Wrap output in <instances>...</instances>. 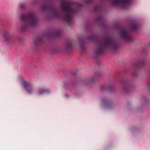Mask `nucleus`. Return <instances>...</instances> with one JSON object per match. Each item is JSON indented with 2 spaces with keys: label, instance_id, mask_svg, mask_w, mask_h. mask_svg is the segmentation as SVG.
Returning <instances> with one entry per match:
<instances>
[{
  "label": "nucleus",
  "instance_id": "f257e3e1",
  "mask_svg": "<svg viewBox=\"0 0 150 150\" xmlns=\"http://www.w3.org/2000/svg\"><path fill=\"white\" fill-rule=\"evenodd\" d=\"M103 40H97V36L95 34L88 35L81 40L79 41V47L82 52L86 51L85 39H87L96 44L94 57L97 59L106 50L112 52L115 51L120 47V44L117 40L113 39L108 35L103 38Z\"/></svg>",
  "mask_w": 150,
  "mask_h": 150
},
{
  "label": "nucleus",
  "instance_id": "f03ea898",
  "mask_svg": "<svg viewBox=\"0 0 150 150\" xmlns=\"http://www.w3.org/2000/svg\"><path fill=\"white\" fill-rule=\"evenodd\" d=\"M64 4L63 8L66 13L62 14V17L69 25H70L73 23L74 15L78 11V6H81V5L78 3L72 1H65Z\"/></svg>",
  "mask_w": 150,
  "mask_h": 150
},
{
  "label": "nucleus",
  "instance_id": "7ed1b4c3",
  "mask_svg": "<svg viewBox=\"0 0 150 150\" xmlns=\"http://www.w3.org/2000/svg\"><path fill=\"white\" fill-rule=\"evenodd\" d=\"M20 18L23 21L20 29L21 32H28L38 23V18L37 15L32 12L22 14Z\"/></svg>",
  "mask_w": 150,
  "mask_h": 150
},
{
  "label": "nucleus",
  "instance_id": "20e7f679",
  "mask_svg": "<svg viewBox=\"0 0 150 150\" xmlns=\"http://www.w3.org/2000/svg\"><path fill=\"white\" fill-rule=\"evenodd\" d=\"M62 33L61 30H59L55 31H48L43 34L42 36L38 37L34 40V44L35 47L39 46L44 42V38L50 39L53 37H59Z\"/></svg>",
  "mask_w": 150,
  "mask_h": 150
},
{
  "label": "nucleus",
  "instance_id": "39448f33",
  "mask_svg": "<svg viewBox=\"0 0 150 150\" xmlns=\"http://www.w3.org/2000/svg\"><path fill=\"white\" fill-rule=\"evenodd\" d=\"M41 8L43 11L49 10L51 12L52 15L50 17H47L49 19L54 18H59L62 16L61 12L55 9L54 6L52 4L50 5L46 4H45L41 6Z\"/></svg>",
  "mask_w": 150,
  "mask_h": 150
},
{
  "label": "nucleus",
  "instance_id": "423d86ee",
  "mask_svg": "<svg viewBox=\"0 0 150 150\" xmlns=\"http://www.w3.org/2000/svg\"><path fill=\"white\" fill-rule=\"evenodd\" d=\"M119 82L122 85L123 92L126 93H128L135 87L132 82L126 78H122Z\"/></svg>",
  "mask_w": 150,
  "mask_h": 150
},
{
  "label": "nucleus",
  "instance_id": "0eeeda50",
  "mask_svg": "<svg viewBox=\"0 0 150 150\" xmlns=\"http://www.w3.org/2000/svg\"><path fill=\"white\" fill-rule=\"evenodd\" d=\"M101 101L104 104L105 108L108 110H112L115 108V104L109 99L106 97H103L101 98Z\"/></svg>",
  "mask_w": 150,
  "mask_h": 150
},
{
  "label": "nucleus",
  "instance_id": "6e6552de",
  "mask_svg": "<svg viewBox=\"0 0 150 150\" xmlns=\"http://www.w3.org/2000/svg\"><path fill=\"white\" fill-rule=\"evenodd\" d=\"M101 73L100 72H97L95 73L92 77H88L82 80L81 83L83 85H86L90 83L94 82L97 79H98L101 77Z\"/></svg>",
  "mask_w": 150,
  "mask_h": 150
},
{
  "label": "nucleus",
  "instance_id": "1a4fd4ad",
  "mask_svg": "<svg viewBox=\"0 0 150 150\" xmlns=\"http://www.w3.org/2000/svg\"><path fill=\"white\" fill-rule=\"evenodd\" d=\"M120 34L121 38L127 42H131L134 40L133 37L128 33V31L123 28L121 29Z\"/></svg>",
  "mask_w": 150,
  "mask_h": 150
},
{
  "label": "nucleus",
  "instance_id": "9d476101",
  "mask_svg": "<svg viewBox=\"0 0 150 150\" xmlns=\"http://www.w3.org/2000/svg\"><path fill=\"white\" fill-rule=\"evenodd\" d=\"M131 2V0H112L110 4L112 5H117L122 9H124L128 6Z\"/></svg>",
  "mask_w": 150,
  "mask_h": 150
},
{
  "label": "nucleus",
  "instance_id": "9b49d317",
  "mask_svg": "<svg viewBox=\"0 0 150 150\" xmlns=\"http://www.w3.org/2000/svg\"><path fill=\"white\" fill-rule=\"evenodd\" d=\"M146 64V61L144 59L139 60L134 66V70L132 74V75L134 77L137 76V73L136 70H137L144 67Z\"/></svg>",
  "mask_w": 150,
  "mask_h": 150
},
{
  "label": "nucleus",
  "instance_id": "f8f14e48",
  "mask_svg": "<svg viewBox=\"0 0 150 150\" xmlns=\"http://www.w3.org/2000/svg\"><path fill=\"white\" fill-rule=\"evenodd\" d=\"M21 84L28 93L31 94L33 93V88L32 83L28 82L23 79H22Z\"/></svg>",
  "mask_w": 150,
  "mask_h": 150
},
{
  "label": "nucleus",
  "instance_id": "ddd939ff",
  "mask_svg": "<svg viewBox=\"0 0 150 150\" xmlns=\"http://www.w3.org/2000/svg\"><path fill=\"white\" fill-rule=\"evenodd\" d=\"M74 40L72 39L66 41L64 45V46L66 50H71L72 49L73 46L75 45Z\"/></svg>",
  "mask_w": 150,
  "mask_h": 150
},
{
  "label": "nucleus",
  "instance_id": "4468645a",
  "mask_svg": "<svg viewBox=\"0 0 150 150\" xmlns=\"http://www.w3.org/2000/svg\"><path fill=\"white\" fill-rule=\"evenodd\" d=\"M100 89L102 91H108L110 92L114 91V87L112 84H108L105 86H100Z\"/></svg>",
  "mask_w": 150,
  "mask_h": 150
},
{
  "label": "nucleus",
  "instance_id": "2eb2a0df",
  "mask_svg": "<svg viewBox=\"0 0 150 150\" xmlns=\"http://www.w3.org/2000/svg\"><path fill=\"white\" fill-rule=\"evenodd\" d=\"M96 22L97 23H99L98 25L101 26L103 28H106L107 27L106 25L104 23V18L101 16L97 17L96 19Z\"/></svg>",
  "mask_w": 150,
  "mask_h": 150
},
{
  "label": "nucleus",
  "instance_id": "dca6fc26",
  "mask_svg": "<svg viewBox=\"0 0 150 150\" xmlns=\"http://www.w3.org/2000/svg\"><path fill=\"white\" fill-rule=\"evenodd\" d=\"M51 93L50 90L47 88H39L37 92L38 94L41 95L45 94H50Z\"/></svg>",
  "mask_w": 150,
  "mask_h": 150
},
{
  "label": "nucleus",
  "instance_id": "f3484780",
  "mask_svg": "<svg viewBox=\"0 0 150 150\" xmlns=\"http://www.w3.org/2000/svg\"><path fill=\"white\" fill-rule=\"evenodd\" d=\"M139 26L138 23L136 22H133L131 23L130 25V28L132 31L136 30Z\"/></svg>",
  "mask_w": 150,
  "mask_h": 150
},
{
  "label": "nucleus",
  "instance_id": "a211bd4d",
  "mask_svg": "<svg viewBox=\"0 0 150 150\" xmlns=\"http://www.w3.org/2000/svg\"><path fill=\"white\" fill-rule=\"evenodd\" d=\"M4 37L5 41L8 42L10 40V36L9 33L7 31H4Z\"/></svg>",
  "mask_w": 150,
  "mask_h": 150
},
{
  "label": "nucleus",
  "instance_id": "6ab92c4d",
  "mask_svg": "<svg viewBox=\"0 0 150 150\" xmlns=\"http://www.w3.org/2000/svg\"><path fill=\"white\" fill-rule=\"evenodd\" d=\"M71 82V81L64 82V83L63 88L65 89H70L69 86Z\"/></svg>",
  "mask_w": 150,
  "mask_h": 150
},
{
  "label": "nucleus",
  "instance_id": "aec40b11",
  "mask_svg": "<svg viewBox=\"0 0 150 150\" xmlns=\"http://www.w3.org/2000/svg\"><path fill=\"white\" fill-rule=\"evenodd\" d=\"M50 51L52 53H56L58 51V48L57 47L53 46L50 49Z\"/></svg>",
  "mask_w": 150,
  "mask_h": 150
},
{
  "label": "nucleus",
  "instance_id": "412c9836",
  "mask_svg": "<svg viewBox=\"0 0 150 150\" xmlns=\"http://www.w3.org/2000/svg\"><path fill=\"white\" fill-rule=\"evenodd\" d=\"M99 10H102L101 6L100 5L95 6L93 8V11L95 12H97Z\"/></svg>",
  "mask_w": 150,
  "mask_h": 150
},
{
  "label": "nucleus",
  "instance_id": "4be33fe9",
  "mask_svg": "<svg viewBox=\"0 0 150 150\" xmlns=\"http://www.w3.org/2000/svg\"><path fill=\"white\" fill-rule=\"evenodd\" d=\"M143 99L144 104L146 105H148L150 102V99L146 97H144Z\"/></svg>",
  "mask_w": 150,
  "mask_h": 150
},
{
  "label": "nucleus",
  "instance_id": "5701e85b",
  "mask_svg": "<svg viewBox=\"0 0 150 150\" xmlns=\"http://www.w3.org/2000/svg\"><path fill=\"white\" fill-rule=\"evenodd\" d=\"M79 82L77 80H75L74 82L72 83V86L74 88H76L78 85Z\"/></svg>",
  "mask_w": 150,
  "mask_h": 150
},
{
  "label": "nucleus",
  "instance_id": "b1692460",
  "mask_svg": "<svg viewBox=\"0 0 150 150\" xmlns=\"http://www.w3.org/2000/svg\"><path fill=\"white\" fill-rule=\"evenodd\" d=\"M38 1V0H32L31 4L33 5H35L37 3Z\"/></svg>",
  "mask_w": 150,
  "mask_h": 150
},
{
  "label": "nucleus",
  "instance_id": "393cba45",
  "mask_svg": "<svg viewBox=\"0 0 150 150\" xmlns=\"http://www.w3.org/2000/svg\"><path fill=\"white\" fill-rule=\"evenodd\" d=\"M93 0H85L84 3L86 4H88L91 3Z\"/></svg>",
  "mask_w": 150,
  "mask_h": 150
},
{
  "label": "nucleus",
  "instance_id": "a878e982",
  "mask_svg": "<svg viewBox=\"0 0 150 150\" xmlns=\"http://www.w3.org/2000/svg\"><path fill=\"white\" fill-rule=\"evenodd\" d=\"M25 7V6L23 4H22L21 5V8L22 10H23Z\"/></svg>",
  "mask_w": 150,
  "mask_h": 150
},
{
  "label": "nucleus",
  "instance_id": "bb28decb",
  "mask_svg": "<svg viewBox=\"0 0 150 150\" xmlns=\"http://www.w3.org/2000/svg\"><path fill=\"white\" fill-rule=\"evenodd\" d=\"M64 96L66 98H68L70 97V95L69 94H65L64 95Z\"/></svg>",
  "mask_w": 150,
  "mask_h": 150
},
{
  "label": "nucleus",
  "instance_id": "cd10ccee",
  "mask_svg": "<svg viewBox=\"0 0 150 150\" xmlns=\"http://www.w3.org/2000/svg\"><path fill=\"white\" fill-rule=\"evenodd\" d=\"M146 49H144L143 50V52L144 53H145V51H146Z\"/></svg>",
  "mask_w": 150,
  "mask_h": 150
}]
</instances>
